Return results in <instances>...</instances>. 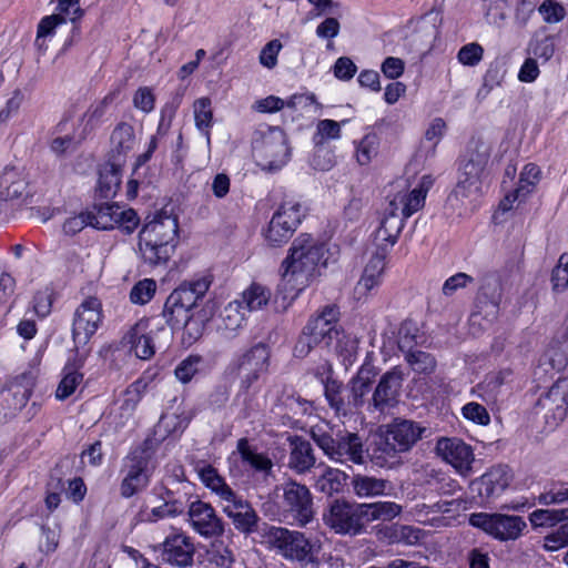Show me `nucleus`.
<instances>
[{
  "mask_svg": "<svg viewBox=\"0 0 568 568\" xmlns=\"http://www.w3.org/2000/svg\"><path fill=\"white\" fill-rule=\"evenodd\" d=\"M210 286L211 281L206 276L182 282L165 300L162 310L165 324L171 329L184 328V333L192 341L200 338L204 329V320L195 318L194 311Z\"/></svg>",
  "mask_w": 568,
  "mask_h": 568,
  "instance_id": "nucleus-1",
  "label": "nucleus"
},
{
  "mask_svg": "<svg viewBox=\"0 0 568 568\" xmlns=\"http://www.w3.org/2000/svg\"><path fill=\"white\" fill-rule=\"evenodd\" d=\"M426 432L427 428L415 420L396 417L379 427L366 448L367 456L379 467L392 465L399 454L409 452Z\"/></svg>",
  "mask_w": 568,
  "mask_h": 568,
  "instance_id": "nucleus-2",
  "label": "nucleus"
},
{
  "mask_svg": "<svg viewBox=\"0 0 568 568\" xmlns=\"http://www.w3.org/2000/svg\"><path fill=\"white\" fill-rule=\"evenodd\" d=\"M161 444L162 438H145L125 456L121 469L124 476L120 484L123 498H131L148 488L156 468L155 454Z\"/></svg>",
  "mask_w": 568,
  "mask_h": 568,
  "instance_id": "nucleus-3",
  "label": "nucleus"
},
{
  "mask_svg": "<svg viewBox=\"0 0 568 568\" xmlns=\"http://www.w3.org/2000/svg\"><path fill=\"white\" fill-rule=\"evenodd\" d=\"M270 357L267 345L257 343L231 359L224 374L227 381L239 383L237 396L247 395L258 379L267 374Z\"/></svg>",
  "mask_w": 568,
  "mask_h": 568,
  "instance_id": "nucleus-4",
  "label": "nucleus"
},
{
  "mask_svg": "<svg viewBox=\"0 0 568 568\" xmlns=\"http://www.w3.org/2000/svg\"><path fill=\"white\" fill-rule=\"evenodd\" d=\"M339 310L336 305H326L322 312L308 320L295 346L294 356L303 358L317 345L331 347L338 342L343 332L337 327Z\"/></svg>",
  "mask_w": 568,
  "mask_h": 568,
  "instance_id": "nucleus-5",
  "label": "nucleus"
},
{
  "mask_svg": "<svg viewBox=\"0 0 568 568\" xmlns=\"http://www.w3.org/2000/svg\"><path fill=\"white\" fill-rule=\"evenodd\" d=\"M263 542L286 560L296 561L302 566L316 559L315 545L302 531L272 525L263 528Z\"/></svg>",
  "mask_w": 568,
  "mask_h": 568,
  "instance_id": "nucleus-6",
  "label": "nucleus"
},
{
  "mask_svg": "<svg viewBox=\"0 0 568 568\" xmlns=\"http://www.w3.org/2000/svg\"><path fill=\"white\" fill-rule=\"evenodd\" d=\"M252 150L257 164L266 171L280 170L291 156L286 134L278 126H265L256 130Z\"/></svg>",
  "mask_w": 568,
  "mask_h": 568,
  "instance_id": "nucleus-7",
  "label": "nucleus"
},
{
  "mask_svg": "<svg viewBox=\"0 0 568 568\" xmlns=\"http://www.w3.org/2000/svg\"><path fill=\"white\" fill-rule=\"evenodd\" d=\"M325 245L312 235L302 233L292 243L287 257L283 261L284 276L304 275L306 280L313 276L317 266L326 265L324 260Z\"/></svg>",
  "mask_w": 568,
  "mask_h": 568,
  "instance_id": "nucleus-8",
  "label": "nucleus"
},
{
  "mask_svg": "<svg viewBox=\"0 0 568 568\" xmlns=\"http://www.w3.org/2000/svg\"><path fill=\"white\" fill-rule=\"evenodd\" d=\"M102 323V305L97 297L85 298L75 310L72 322V341L78 366H83L91 349L87 347Z\"/></svg>",
  "mask_w": 568,
  "mask_h": 568,
  "instance_id": "nucleus-9",
  "label": "nucleus"
},
{
  "mask_svg": "<svg viewBox=\"0 0 568 568\" xmlns=\"http://www.w3.org/2000/svg\"><path fill=\"white\" fill-rule=\"evenodd\" d=\"M323 523L336 534L357 536L365 530L363 504L334 498L323 510Z\"/></svg>",
  "mask_w": 568,
  "mask_h": 568,
  "instance_id": "nucleus-10",
  "label": "nucleus"
},
{
  "mask_svg": "<svg viewBox=\"0 0 568 568\" xmlns=\"http://www.w3.org/2000/svg\"><path fill=\"white\" fill-rule=\"evenodd\" d=\"M490 158L488 145L477 141L469 144L459 163L458 182L455 194L467 197L480 187L481 176Z\"/></svg>",
  "mask_w": 568,
  "mask_h": 568,
  "instance_id": "nucleus-11",
  "label": "nucleus"
},
{
  "mask_svg": "<svg viewBox=\"0 0 568 568\" xmlns=\"http://www.w3.org/2000/svg\"><path fill=\"white\" fill-rule=\"evenodd\" d=\"M160 336L169 339L172 333L156 317L141 318L124 334L121 344L129 347L138 358L146 361L154 356L155 339Z\"/></svg>",
  "mask_w": 568,
  "mask_h": 568,
  "instance_id": "nucleus-12",
  "label": "nucleus"
},
{
  "mask_svg": "<svg viewBox=\"0 0 568 568\" xmlns=\"http://www.w3.org/2000/svg\"><path fill=\"white\" fill-rule=\"evenodd\" d=\"M534 414L544 420L545 428L556 429L568 415V377H559L542 393L534 406Z\"/></svg>",
  "mask_w": 568,
  "mask_h": 568,
  "instance_id": "nucleus-13",
  "label": "nucleus"
},
{
  "mask_svg": "<svg viewBox=\"0 0 568 568\" xmlns=\"http://www.w3.org/2000/svg\"><path fill=\"white\" fill-rule=\"evenodd\" d=\"M283 517L286 523L305 527L315 517L313 496L310 489L295 480L282 485Z\"/></svg>",
  "mask_w": 568,
  "mask_h": 568,
  "instance_id": "nucleus-14",
  "label": "nucleus"
},
{
  "mask_svg": "<svg viewBox=\"0 0 568 568\" xmlns=\"http://www.w3.org/2000/svg\"><path fill=\"white\" fill-rule=\"evenodd\" d=\"M469 524L499 541L517 540L527 528L523 517L500 513H474Z\"/></svg>",
  "mask_w": 568,
  "mask_h": 568,
  "instance_id": "nucleus-15",
  "label": "nucleus"
},
{
  "mask_svg": "<svg viewBox=\"0 0 568 568\" xmlns=\"http://www.w3.org/2000/svg\"><path fill=\"white\" fill-rule=\"evenodd\" d=\"M304 217L305 213L298 202H283L263 233L265 241L271 246H282L291 240Z\"/></svg>",
  "mask_w": 568,
  "mask_h": 568,
  "instance_id": "nucleus-16",
  "label": "nucleus"
},
{
  "mask_svg": "<svg viewBox=\"0 0 568 568\" xmlns=\"http://www.w3.org/2000/svg\"><path fill=\"white\" fill-rule=\"evenodd\" d=\"M337 389L338 386L336 384V379L327 377L324 383V394L331 408H333L337 415H352L358 413L364 406L367 407V402L369 399H367L366 396L371 390L369 385L351 378L347 384L346 399L337 396Z\"/></svg>",
  "mask_w": 568,
  "mask_h": 568,
  "instance_id": "nucleus-17",
  "label": "nucleus"
},
{
  "mask_svg": "<svg viewBox=\"0 0 568 568\" xmlns=\"http://www.w3.org/2000/svg\"><path fill=\"white\" fill-rule=\"evenodd\" d=\"M404 378V373L398 366H395L384 373L381 376L372 397L367 402V412H378L383 414L386 410L394 408L399 402Z\"/></svg>",
  "mask_w": 568,
  "mask_h": 568,
  "instance_id": "nucleus-18",
  "label": "nucleus"
},
{
  "mask_svg": "<svg viewBox=\"0 0 568 568\" xmlns=\"http://www.w3.org/2000/svg\"><path fill=\"white\" fill-rule=\"evenodd\" d=\"M223 506V513L232 520L234 528L245 535L257 534L263 541V528L271 527L268 523H261V519L251 503L236 493L229 498Z\"/></svg>",
  "mask_w": 568,
  "mask_h": 568,
  "instance_id": "nucleus-19",
  "label": "nucleus"
},
{
  "mask_svg": "<svg viewBox=\"0 0 568 568\" xmlns=\"http://www.w3.org/2000/svg\"><path fill=\"white\" fill-rule=\"evenodd\" d=\"M153 551L160 554L161 560L178 568L191 567L194 562L195 546L192 538L184 532H174L153 546Z\"/></svg>",
  "mask_w": 568,
  "mask_h": 568,
  "instance_id": "nucleus-20",
  "label": "nucleus"
},
{
  "mask_svg": "<svg viewBox=\"0 0 568 568\" xmlns=\"http://www.w3.org/2000/svg\"><path fill=\"white\" fill-rule=\"evenodd\" d=\"M187 515L191 527L201 537L217 538L223 536L225 524L223 519L216 515L211 504L194 500L189 505Z\"/></svg>",
  "mask_w": 568,
  "mask_h": 568,
  "instance_id": "nucleus-21",
  "label": "nucleus"
},
{
  "mask_svg": "<svg viewBox=\"0 0 568 568\" xmlns=\"http://www.w3.org/2000/svg\"><path fill=\"white\" fill-rule=\"evenodd\" d=\"M513 478V473L507 465H495L471 483V489L477 491L483 500L491 501L509 487Z\"/></svg>",
  "mask_w": 568,
  "mask_h": 568,
  "instance_id": "nucleus-22",
  "label": "nucleus"
},
{
  "mask_svg": "<svg viewBox=\"0 0 568 568\" xmlns=\"http://www.w3.org/2000/svg\"><path fill=\"white\" fill-rule=\"evenodd\" d=\"M178 217L166 213H159L143 225L139 233V240L178 246Z\"/></svg>",
  "mask_w": 568,
  "mask_h": 568,
  "instance_id": "nucleus-23",
  "label": "nucleus"
},
{
  "mask_svg": "<svg viewBox=\"0 0 568 568\" xmlns=\"http://www.w3.org/2000/svg\"><path fill=\"white\" fill-rule=\"evenodd\" d=\"M436 450L462 475H467L471 470V464L475 460L473 449L469 445L459 438H440L437 442Z\"/></svg>",
  "mask_w": 568,
  "mask_h": 568,
  "instance_id": "nucleus-24",
  "label": "nucleus"
},
{
  "mask_svg": "<svg viewBox=\"0 0 568 568\" xmlns=\"http://www.w3.org/2000/svg\"><path fill=\"white\" fill-rule=\"evenodd\" d=\"M432 184V178L424 175L418 185L409 193H397L394 199L389 201V206H393V210L400 211L402 215L408 219L424 206L426 195Z\"/></svg>",
  "mask_w": 568,
  "mask_h": 568,
  "instance_id": "nucleus-25",
  "label": "nucleus"
},
{
  "mask_svg": "<svg viewBox=\"0 0 568 568\" xmlns=\"http://www.w3.org/2000/svg\"><path fill=\"white\" fill-rule=\"evenodd\" d=\"M290 446L288 467L296 474L308 473L316 464L312 444L300 435L287 437Z\"/></svg>",
  "mask_w": 568,
  "mask_h": 568,
  "instance_id": "nucleus-26",
  "label": "nucleus"
},
{
  "mask_svg": "<svg viewBox=\"0 0 568 568\" xmlns=\"http://www.w3.org/2000/svg\"><path fill=\"white\" fill-rule=\"evenodd\" d=\"M124 163L108 159L99 171L97 193L101 199H113L121 185Z\"/></svg>",
  "mask_w": 568,
  "mask_h": 568,
  "instance_id": "nucleus-27",
  "label": "nucleus"
},
{
  "mask_svg": "<svg viewBox=\"0 0 568 568\" xmlns=\"http://www.w3.org/2000/svg\"><path fill=\"white\" fill-rule=\"evenodd\" d=\"M110 160L125 163L126 154L135 143L134 129L126 122H120L111 133Z\"/></svg>",
  "mask_w": 568,
  "mask_h": 568,
  "instance_id": "nucleus-28",
  "label": "nucleus"
},
{
  "mask_svg": "<svg viewBox=\"0 0 568 568\" xmlns=\"http://www.w3.org/2000/svg\"><path fill=\"white\" fill-rule=\"evenodd\" d=\"M386 266V250L376 251L366 264L363 275L357 283L358 292L365 294L373 291L382 283L383 273Z\"/></svg>",
  "mask_w": 568,
  "mask_h": 568,
  "instance_id": "nucleus-29",
  "label": "nucleus"
},
{
  "mask_svg": "<svg viewBox=\"0 0 568 568\" xmlns=\"http://www.w3.org/2000/svg\"><path fill=\"white\" fill-rule=\"evenodd\" d=\"M337 448L334 462L363 464L365 454L367 455L359 435L346 429L342 430L341 443Z\"/></svg>",
  "mask_w": 568,
  "mask_h": 568,
  "instance_id": "nucleus-30",
  "label": "nucleus"
},
{
  "mask_svg": "<svg viewBox=\"0 0 568 568\" xmlns=\"http://www.w3.org/2000/svg\"><path fill=\"white\" fill-rule=\"evenodd\" d=\"M342 430L326 425H315L310 429V436L323 453L332 460L337 454Z\"/></svg>",
  "mask_w": 568,
  "mask_h": 568,
  "instance_id": "nucleus-31",
  "label": "nucleus"
},
{
  "mask_svg": "<svg viewBox=\"0 0 568 568\" xmlns=\"http://www.w3.org/2000/svg\"><path fill=\"white\" fill-rule=\"evenodd\" d=\"M120 205L116 203H94L91 210L87 211L89 224L98 230H112L116 226Z\"/></svg>",
  "mask_w": 568,
  "mask_h": 568,
  "instance_id": "nucleus-32",
  "label": "nucleus"
},
{
  "mask_svg": "<svg viewBox=\"0 0 568 568\" xmlns=\"http://www.w3.org/2000/svg\"><path fill=\"white\" fill-rule=\"evenodd\" d=\"M243 323L244 314L242 312V303L240 301H233L220 313L217 331L225 338H233L237 331L243 326Z\"/></svg>",
  "mask_w": 568,
  "mask_h": 568,
  "instance_id": "nucleus-33",
  "label": "nucleus"
},
{
  "mask_svg": "<svg viewBox=\"0 0 568 568\" xmlns=\"http://www.w3.org/2000/svg\"><path fill=\"white\" fill-rule=\"evenodd\" d=\"M138 246L143 263L151 267L165 266L176 248L173 245L149 243L148 241L140 240Z\"/></svg>",
  "mask_w": 568,
  "mask_h": 568,
  "instance_id": "nucleus-34",
  "label": "nucleus"
},
{
  "mask_svg": "<svg viewBox=\"0 0 568 568\" xmlns=\"http://www.w3.org/2000/svg\"><path fill=\"white\" fill-rule=\"evenodd\" d=\"M192 415L190 414H171V415H162L159 423L154 426L152 433H150L146 438H162V442L166 436L173 434H181L187 427L191 422Z\"/></svg>",
  "mask_w": 568,
  "mask_h": 568,
  "instance_id": "nucleus-35",
  "label": "nucleus"
},
{
  "mask_svg": "<svg viewBox=\"0 0 568 568\" xmlns=\"http://www.w3.org/2000/svg\"><path fill=\"white\" fill-rule=\"evenodd\" d=\"M528 519L534 530L550 529L568 520V507L538 508L529 514Z\"/></svg>",
  "mask_w": 568,
  "mask_h": 568,
  "instance_id": "nucleus-36",
  "label": "nucleus"
},
{
  "mask_svg": "<svg viewBox=\"0 0 568 568\" xmlns=\"http://www.w3.org/2000/svg\"><path fill=\"white\" fill-rule=\"evenodd\" d=\"M348 476L336 468L327 467L315 479V489L328 497L343 493Z\"/></svg>",
  "mask_w": 568,
  "mask_h": 568,
  "instance_id": "nucleus-37",
  "label": "nucleus"
},
{
  "mask_svg": "<svg viewBox=\"0 0 568 568\" xmlns=\"http://www.w3.org/2000/svg\"><path fill=\"white\" fill-rule=\"evenodd\" d=\"M27 186L26 180L14 169H6L0 174V197L4 201L22 197Z\"/></svg>",
  "mask_w": 568,
  "mask_h": 568,
  "instance_id": "nucleus-38",
  "label": "nucleus"
},
{
  "mask_svg": "<svg viewBox=\"0 0 568 568\" xmlns=\"http://www.w3.org/2000/svg\"><path fill=\"white\" fill-rule=\"evenodd\" d=\"M535 501L545 507L568 505V480L549 481Z\"/></svg>",
  "mask_w": 568,
  "mask_h": 568,
  "instance_id": "nucleus-39",
  "label": "nucleus"
},
{
  "mask_svg": "<svg viewBox=\"0 0 568 568\" xmlns=\"http://www.w3.org/2000/svg\"><path fill=\"white\" fill-rule=\"evenodd\" d=\"M353 490L361 498H373L384 495L390 484L386 479L366 475H356L352 479Z\"/></svg>",
  "mask_w": 568,
  "mask_h": 568,
  "instance_id": "nucleus-40",
  "label": "nucleus"
},
{
  "mask_svg": "<svg viewBox=\"0 0 568 568\" xmlns=\"http://www.w3.org/2000/svg\"><path fill=\"white\" fill-rule=\"evenodd\" d=\"M364 524L375 520L389 521L402 513V506L393 501L363 504Z\"/></svg>",
  "mask_w": 568,
  "mask_h": 568,
  "instance_id": "nucleus-41",
  "label": "nucleus"
},
{
  "mask_svg": "<svg viewBox=\"0 0 568 568\" xmlns=\"http://www.w3.org/2000/svg\"><path fill=\"white\" fill-rule=\"evenodd\" d=\"M199 476L202 483L215 493L221 500L226 501L229 498H233L235 491L225 483L224 478L217 473V470L206 465L199 470Z\"/></svg>",
  "mask_w": 568,
  "mask_h": 568,
  "instance_id": "nucleus-42",
  "label": "nucleus"
},
{
  "mask_svg": "<svg viewBox=\"0 0 568 568\" xmlns=\"http://www.w3.org/2000/svg\"><path fill=\"white\" fill-rule=\"evenodd\" d=\"M58 10L60 11L59 14L65 19L69 17L71 22V36L65 40L61 49L62 52H65L80 37V28L77 20L82 16V10L79 6V0H58Z\"/></svg>",
  "mask_w": 568,
  "mask_h": 568,
  "instance_id": "nucleus-43",
  "label": "nucleus"
},
{
  "mask_svg": "<svg viewBox=\"0 0 568 568\" xmlns=\"http://www.w3.org/2000/svg\"><path fill=\"white\" fill-rule=\"evenodd\" d=\"M82 366L77 364V355L72 362H69L63 372L64 376L58 385L55 396L60 400H64L71 396L77 389L78 385L83 381V374L79 372Z\"/></svg>",
  "mask_w": 568,
  "mask_h": 568,
  "instance_id": "nucleus-44",
  "label": "nucleus"
},
{
  "mask_svg": "<svg viewBox=\"0 0 568 568\" xmlns=\"http://www.w3.org/2000/svg\"><path fill=\"white\" fill-rule=\"evenodd\" d=\"M237 452L242 460L248 464L256 471H263L265 474L271 473L273 468V462L271 458L265 454L253 450L248 445L247 438L239 439Z\"/></svg>",
  "mask_w": 568,
  "mask_h": 568,
  "instance_id": "nucleus-45",
  "label": "nucleus"
},
{
  "mask_svg": "<svg viewBox=\"0 0 568 568\" xmlns=\"http://www.w3.org/2000/svg\"><path fill=\"white\" fill-rule=\"evenodd\" d=\"M568 365V357L564 351L558 347H549L539 358L538 366L535 369V376L540 373H548L549 369L560 372Z\"/></svg>",
  "mask_w": 568,
  "mask_h": 568,
  "instance_id": "nucleus-46",
  "label": "nucleus"
},
{
  "mask_svg": "<svg viewBox=\"0 0 568 568\" xmlns=\"http://www.w3.org/2000/svg\"><path fill=\"white\" fill-rule=\"evenodd\" d=\"M207 558L210 564L217 568H232L235 562L233 550L222 540H216L211 544L207 550Z\"/></svg>",
  "mask_w": 568,
  "mask_h": 568,
  "instance_id": "nucleus-47",
  "label": "nucleus"
},
{
  "mask_svg": "<svg viewBox=\"0 0 568 568\" xmlns=\"http://www.w3.org/2000/svg\"><path fill=\"white\" fill-rule=\"evenodd\" d=\"M270 297L271 293L265 286L253 283L243 292L242 301L240 302L242 305L245 304L248 311H256L266 305L270 301Z\"/></svg>",
  "mask_w": 568,
  "mask_h": 568,
  "instance_id": "nucleus-48",
  "label": "nucleus"
},
{
  "mask_svg": "<svg viewBox=\"0 0 568 568\" xmlns=\"http://www.w3.org/2000/svg\"><path fill=\"white\" fill-rule=\"evenodd\" d=\"M209 98H201L194 102V119L196 128L210 140V128L212 126L213 112Z\"/></svg>",
  "mask_w": 568,
  "mask_h": 568,
  "instance_id": "nucleus-49",
  "label": "nucleus"
},
{
  "mask_svg": "<svg viewBox=\"0 0 568 568\" xmlns=\"http://www.w3.org/2000/svg\"><path fill=\"white\" fill-rule=\"evenodd\" d=\"M118 94V91H111L102 100L91 104L88 111L84 113V118L87 119V125L91 128L98 125L103 119V116L106 114L109 108L116 100Z\"/></svg>",
  "mask_w": 568,
  "mask_h": 568,
  "instance_id": "nucleus-50",
  "label": "nucleus"
},
{
  "mask_svg": "<svg viewBox=\"0 0 568 568\" xmlns=\"http://www.w3.org/2000/svg\"><path fill=\"white\" fill-rule=\"evenodd\" d=\"M63 23H65V18L61 14H51L42 18L38 24L36 47L39 50H45V38L52 36L55 28Z\"/></svg>",
  "mask_w": 568,
  "mask_h": 568,
  "instance_id": "nucleus-51",
  "label": "nucleus"
},
{
  "mask_svg": "<svg viewBox=\"0 0 568 568\" xmlns=\"http://www.w3.org/2000/svg\"><path fill=\"white\" fill-rule=\"evenodd\" d=\"M483 297L495 311L498 310L501 302V288L497 276L487 275L484 277L478 292V298L481 300Z\"/></svg>",
  "mask_w": 568,
  "mask_h": 568,
  "instance_id": "nucleus-52",
  "label": "nucleus"
},
{
  "mask_svg": "<svg viewBox=\"0 0 568 568\" xmlns=\"http://www.w3.org/2000/svg\"><path fill=\"white\" fill-rule=\"evenodd\" d=\"M379 138L376 133L366 134L356 145V159L361 165L368 164L378 153Z\"/></svg>",
  "mask_w": 568,
  "mask_h": 568,
  "instance_id": "nucleus-53",
  "label": "nucleus"
},
{
  "mask_svg": "<svg viewBox=\"0 0 568 568\" xmlns=\"http://www.w3.org/2000/svg\"><path fill=\"white\" fill-rule=\"evenodd\" d=\"M405 358L412 368L419 374H432L436 368L435 357L424 351H410Z\"/></svg>",
  "mask_w": 568,
  "mask_h": 568,
  "instance_id": "nucleus-54",
  "label": "nucleus"
},
{
  "mask_svg": "<svg viewBox=\"0 0 568 568\" xmlns=\"http://www.w3.org/2000/svg\"><path fill=\"white\" fill-rule=\"evenodd\" d=\"M155 291L156 282L152 278H144L131 288L130 301L133 304L144 305L153 298Z\"/></svg>",
  "mask_w": 568,
  "mask_h": 568,
  "instance_id": "nucleus-55",
  "label": "nucleus"
},
{
  "mask_svg": "<svg viewBox=\"0 0 568 568\" xmlns=\"http://www.w3.org/2000/svg\"><path fill=\"white\" fill-rule=\"evenodd\" d=\"M190 484H183V496H178L176 493L170 488H164L163 494H161V498L163 499L165 507L171 509V513L176 514L178 516L183 514L186 507V503L189 501L187 496L191 494L189 491Z\"/></svg>",
  "mask_w": 568,
  "mask_h": 568,
  "instance_id": "nucleus-56",
  "label": "nucleus"
},
{
  "mask_svg": "<svg viewBox=\"0 0 568 568\" xmlns=\"http://www.w3.org/2000/svg\"><path fill=\"white\" fill-rule=\"evenodd\" d=\"M550 281L555 293H561L568 288V253L560 255L557 265L552 268Z\"/></svg>",
  "mask_w": 568,
  "mask_h": 568,
  "instance_id": "nucleus-57",
  "label": "nucleus"
},
{
  "mask_svg": "<svg viewBox=\"0 0 568 568\" xmlns=\"http://www.w3.org/2000/svg\"><path fill=\"white\" fill-rule=\"evenodd\" d=\"M568 546V520L560 523L559 527L544 537V548L556 551Z\"/></svg>",
  "mask_w": 568,
  "mask_h": 568,
  "instance_id": "nucleus-58",
  "label": "nucleus"
},
{
  "mask_svg": "<svg viewBox=\"0 0 568 568\" xmlns=\"http://www.w3.org/2000/svg\"><path fill=\"white\" fill-rule=\"evenodd\" d=\"M146 384L142 381H135L123 393V400L121 409L126 413H132L142 398V393Z\"/></svg>",
  "mask_w": 568,
  "mask_h": 568,
  "instance_id": "nucleus-59",
  "label": "nucleus"
},
{
  "mask_svg": "<svg viewBox=\"0 0 568 568\" xmlns=\"http://www.w3.org/2000/svg\"><path fill=\"white\" fill-rule=\"evenodd\" d=\"M202 363L200 355H190L183 359L175 368L174 373L179 381L189 383L193 376L199 372V366Z\"/></svg>",
  "mask_w": 568,
  "mask_h": 568,
  "instance_id": "nucleus-60",
  "label": "nucleus"
},
{
  "mask_svg": "<svg viewBox=\"0 0 568 568\" xmlns=\"http://www.w3.org/2000/svg\"><path fill=\"white\" fill-rule=\"evenodd\" d=\"M483 57L484 49L476 42L463 45L457 53L458 61L468 67L477 65L483 60Z\"/></svg>",
  "mask_w": 568,
  "mask_h": 568,
  "instance_id": "nucleus-61",
  "label": "nucleus"
},
{
  "mask_svg": "<svg viewBox=\"0 0 568 568\" xmlns=\"http://www.w3.org/2000/svg\"><path fill=\"white\" fill-rule=\"evenodd\" d=\"M535 186L536 184L523 181L519 176L517 187L505 196L504 201L500 203V206L504 211L509 210L511 207V203L515 201H524L534 191Z\"/></svg>",
  "mask_w": 568,
  "mask_h": 568,
  "instance_id": "nucleus-62",
  "label": "nucleus"
},
{
  "mask_svg": "<svg viewBox=\"0 0 568 568\" xmlns=\"http://www.w3.org/2000/svg\"><path fill=\"white\" fill-rule=\"evenodd\" d=\"M463 416L468 419V420H471L478 425H488L490 423V416L487 412V409L485 408V406L476 403V402H470L468 404H466L463 409Z\"/></svg>",
  "mask_w": 568,
  "mask_h": 568,
  "instance_id": "nucleus-63",
  "label": "nucleus"
},
{
  "mask_svg": "<svg viewBox=\"0 0 568 568\" xmlns=\"http://www.w3.org/2000/svg\"><path fill=\"white\" fill-rule=\"evenodd\" d=\"M539 12L547 23H557L566 16L565 8L555 0H545L539 7Z\"/></svg>",
  "mask_w": 568,
  "mask_h": 568,
  "instance_id": "nucleus-64",
  "label": "nucleus"
}]
</instances>
